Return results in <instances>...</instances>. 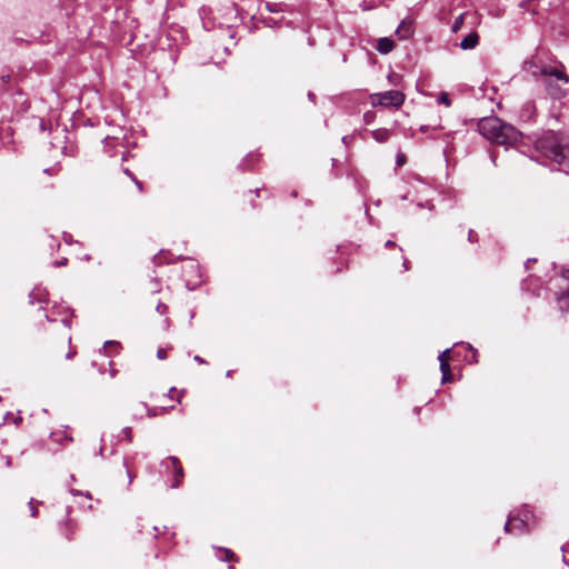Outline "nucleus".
I'll list each match as a JSON object with an SVG mask.
<instances>
[{"label": "nucleus", "mask_w": 569, "mask_h": 569, "mask_svg": "<svg viewBox=\"0 0 569 569\" xmlns=\"http://www.w3.org/2000/svg\"><path fill=\"white\" fill-rule=\"evenodd\" d=\"M395 244H396V243H395L393 241H391V240H388V241L386 242V247H393Z\"/></svg>", "instance_id": "36"}, {"label": "nucleus", "mask_w": 569, "mask_h": 569, "mask_svg": "<svg viewBox=\"0 0 569 569\" xmlns=\"http://www.w3.org/2000/svg\"><path fill=\"white\" fill-rule=\"evenodd\" d=\"M392 131L386 128H379L371 131V137L380 143H383L389 140L391 137Z\"/></svg>", "instance_id": "11"}, {"label": "nucleus", "mask_w": 569, "mask_h": 569, "mask_svg": "<svg viewBox=\"0 0 569 569\" xmlns=\"http://www.w3.org/2000/svg\"><path fill=\"white\" fill-rule=\"evenodd\" d=\"M157 415L158 413H157L156 409L149 410V416L153 417V416H157Z\"/></svg>", "instance_id": "38"}, {"label": "nucleus", "mask_w": 569, "mask_h": 569, "mask_svg": "<svg viewBox=\"0 0 569 569\" xmlns=\"http://www.w3.org/2000/svg\"><path fill=\"white\" fill-rule=\"evenodd\" d=\"M133 181H134L136 186L138 187L139 191H143L142 182L137 180L136 178H133Z\"/></svg>", "instance_id": "29"}, {"label": "nucleus", "mask_w": 569, "mask_h": 569, "mask_svg": "<svg viewBox=\"0 0 569 569\" xmlns=\"http://www.w3.org/2000/svg\"><path fill=\"white\" fill-rule=\"evenodd\" d=\"M124 173L132 179L136 178L128 169L124 170Z\"/></svg>", "instance_id": "39"}, {"label": "nucleus", "mask_w": 569, "mask_h": 569, "mask_svg": "<svg viewBox=\"0 0 569 569\" xmlns=\"http://www.w3.org/2000/svg\"><path fill=\"white\" fill-rule=\"evenodd\" d=\"M219 551L223 555L220 557L222 561H238L236 553L227 548H219Z\"/></svg>", "instance_id": "14"}, {"label": "nucleus", "mask_w": 569, "mask_h": 569, "mask_svg": "<svg viewBox=\"0 0 569 569\" xmlns=\"http://www.w3.org/2000/svg\"><path fill=\"white\" fill-rule=\"evenodd\" d=\"M157 310L160 312V313H164L166 310H167V306L162 305V303H159L157 306Z\"/></svg>", "instance_id": "27"}, {"label": "nucleus", "mask_w": 569, "mask_h": 569, "mask_svg": "<svg viewBox=\"0 0 569 569\" xmlns=\"http://www.w3.org/2000/svg\"><path fill=\"white\" fill-rule=\"evenodd\" d=\"M479 43V34L476 31L470 32L468 36H466L461 42L460 48L462 50H470L478 46Z\"/></svg>", "instance_id": "8"}, {"label": "nucleus", "mask_w": 569, "mask_h": 569, "mask_svg": "<svg viewBox=\"0 0 569 569\" xmlns=\"http://www.w3.org/2000/svg\"><path fill=\"white\" fill-rule=\"evenodd\" d=\"M127 473H128V477H129V483H130V482L132 481V476H131V473H130L129 469H127Z\"/></svg>", "instance_id": "40"}, {"label": "nucleus", "mask_w": 569, "mask_h": 569, "mask_svg": "<svg viewBox=\"0 0 569 569\" xmlns=\"http://www.w3.org/2000/svg\"><path fill=\"white\" fill-rule=\"evenodd\" d=\"M532 262H536V259H528L526 262H525V267L526 269H529L530 266H532Z\"/></svg>", "instance_id": "30"}, {"label": "nucleus", "mask_w": 569, "mask_h": 569, "mask_svg": "<svg viewBox=\"0 0 569 569\" xmlns=\"http://www.w3.org/2000/svg\"><path fill=\"white\" fill-rule=\"evenodd\" d=\"M396 161H397V164L399 167H401V166H403L406 163L407 158H406V156L403 153H398Z\"/></svg>", "instance_id": "24"}, {"label": "nucleus", "mask_w": 569, "mask_h": 569, "mask_svg": "<svg viewBox=\"0 0 569 569\" xmlns=\"http://www.w3.org/2000/svg\"><path fill=\"white\" fill-rule=\"evenodd\" d=\"M541 73L543 76L556 77L558 80L562 81L565 84L569 83V77L563 72V70L558 69L556 67H543L541 69Z\"/></svg>", "instance_id": "7"}, {"label": "nucleus", "mask_w": 569, "mask_h": 569, "mask_svg": "<svg viewBox=\"0 0 569 569\" xmlns=\"http://www.w3.org/2000/svg\"><path fill=\"white\" fill-rule=\"evenodd\" d=\"M167 467H171L173 470V479L171 482V488H178L182 479L184 477L183 468L181 466L180 460L177 457H168L164 461Z\"/></svg>", "instance_id": "3"}, {"label": "nucleus", "mask_w": 569, "mask_h": 569, "mask_svg": "<svg viewBox=\"0 0 569 569\" xmlns=\"http://www.w3.org/2000/svg\"><path fill=\"white\" fill-rule=\"evenodd\" d=\"M375 117H376L375 112L368 111L363 114V120L366 123H370L375 120Z\"/></svg>", "instance_id": "21"}, {"label": "nucleus", "mask_w": 569, "mask_h": 569, "mask_svg": "<svg viewBox=\"0 0 569 569\" xmlns=\"http://www.w3.org/2000/svg\"><path fill=\"white\" fill-rule=\"evenodd\" d=\"M176 391H177V390H176V388H171V389L169 390L168 396H169L170 398H172V395H173Z\"/></svg>", "instance_id": "37"}, {"label": "nucleus", "mask_w": 569, "mask_h": 569, "mask_svg": "<svg viewBox=\"0 0 569 569\" xmlns=\"http://www.w3.org/2000/svg\"><path fill=\"white\" fill-rule=\"evenodd\" d=\"M439 361H440V368H442V363H449V360H450V350L447 349L445 351H442L439 357H438Z\"/></svg>", "instance_id": "18"}, {"label": "nucleus", "mask_w": 569, "mask_h": 569, "mask_svg": "<svg viewBox=\"0 0 569 569\" xmlns=\"http://www.w3.org/2000/svg\"><path fill=\"white\" fill-rule=\"evenodd\" d=\"M553 159L557 162L565 161L566 158L569 157V148L567 146H555L552 149Z\"/></svg>", "instance_id": "12"}, {"label": "nucleus", "mask_w": 569, "mask_h": 569, "mask_svg": "<svg viewBox=\"0 0 569 569\" xmlns=\"http://www.w3.org/2000/svg\"><path fill=\"white\" fill-rule=\"evenodd\" d=\"M555 299L562 313L569 312V284L566 287L559 286L558 290L555 291Z\"/></svg>", "instance_id": "5"}, {"label": "nucleus", "mask_w": 569, "mask_h": 569, "mask_svg": "<svg viewBox=\"0 0 569 569\" xmlns=\"http://www.w3.org/2000/svg\"><path fill=\"white\" fill-rule=\"evenodd\" d=\"M182 272L188 287H194L198 283L199 267L197 263L189 261L186 266H183Z\"/></svg>", "instance_id": "4"}, {"label": "nucleus", "mask_w": 569, "mask_h": 569, "mask_svg": "<svg viewBox=\"0 0 569 569\" xmlns=\"http://www.w3.org/2000/svg\"><path fill=\"white\" fill-rule=\"evenodd\" d=\"M439 101L446 106H450L451 104V101H450V98L448 96V93H442L439 98Z\"/></svg>", "instance_id": "23"}, {"label": "nucleus", "mask_w": 569, "mask_h": 569, "mask_svg": "<svg viewBox=\"0 0 569 569\" xmlns=\"http://www.w3.org/2000/svg\"><path fill=\"white\" fill-rule=\"evenodd\" d=\"M57 266H66L67 264V259H63L61 261H58L56 262Z\"/></svg>", "instance_id": "35"}, {"label": "nucleus", "mask_w": 569, "mask_h": 569, "mask_svg": "<svg viewBox=\"0 0 569 569\" xmlns=\"http://www.w3.org/2000/svg\"><path fill=\"white\" fill-rule=\"evenodd\" d=\"M67 345V352L64 353L66 359H71L76 356L77 351L71 347V338L67 337L66 341H63V346Z\"/></svg>", "instance_id": "16"}, {"label": "nucleus", "mask_w": 569, "mask_h": 569, "mask_svg": "<svg viewBox=\"0 0 569 569\" xmlns=\"http://www.w3.org/2000/svg\"><path fill=\"white\" fill-rule=\"evenodd\" d=\"M123 431L127 435L128 440L131 441V429L130 428H126Z\"/></svg>", "instance_id": "31"}, {"label": "nucleus", "mask_w": 569, "mask_h": 569, "mask_svg": "<svg viewBox=\"0 0 569 569\" xmlns=\"http://www.w3.org/2000/svg\"><path fill=\"white\" fill-rule=\"evenodd\" d=\"M468 240H469V242H471V243L477 242V241H478V234H477V232H476V231H473V230H469V232H468Z\"/></svg>", "instance_id": "22"}, {"label": "nucleus", "mask_w": 569, "mask_h": 569, "mask_svg": "<svg viewBox=\"0 0 569 569\" xmlns=\"http://www.w3.org/2000/svg\"><path fill=\"white\" fill-rule=\"evenodd\" d=\"M59 170H60L59 168L53 167L51 169H44L43 172H46L48 174H51V176H54V174H57L59 172Z\"/></svg>", "instance_id": "26"}, {"label": "nucleus", "mask_w": 569, "mask_h": 569, "mask_svg": "<svg viewBox=\"0 0 569 569\" xmlns=\"http://www.w3.org/2000/svg\"><path fill=\"white\" fill-rule=\"evenodd\" d=\"M405 94L399 90H389L386 92L372 93L370 103L372 107L399 108L405 102Z\"/></svg>", "instance_id": "2"}, {"label": "nucleus", "mask_w": 569, "mask_h": 569, "mask_svg": "<svg viewBox=\"0 0 569 569\" xmlns=\"http://www.w3.org/2000/svg\"><path fill=\"white\" fill-rule=\"evenodd\" d=\"M61 535L68 540L72 541L78 531V523L76 520L71 518H67L64 521L60 523Z\"/></svg>", "instance_id": "6"}, {"label": "nucleus", "mask_w": 569, "mask_h": 569, "mask_svg": "<svg viewBox=\"0 0 569 569\" xmlns=\"http://www.w3.org/2000/svg\"><path fill=\"white\" fill-rule=\"evenodd\" d=\"M513 522H516L519 526V528H522L525 526V522L520 519H509L505 525L506 532H509V533L513 532V529H512L515 526Z\"/></svg>", "instance_id": "17"}, {"label": "nucleus", "mask_w": 569, "mask_h": 569, "mask_svg": "<svg viewBox=\"0 0 569 569\" xmlns=\"http://www.w3.org/2000/svg\"><path fill=\"white\" fill-rule=\"evenodd\" d=\"M462 24H463V14H460L459 17L456 18V20L453 22L452 31L457 32L461 28Z\"/></svg>", "instance_id": "19"}, {"label": "nucleus", "mask_w": 569, "mask_h": 569, "mask_svg": "<svg viewBox=\"0 0 569 569\" xmlns=\"http://www.w3.org/2000/svg\"><path fill=\"white\" fill-rule=\"evenodd\" d=\"M229 569H234V567L233 566H229Z\"/></svg>", "instance_id": "42"}, {"label": "nucleus", "mask_w": 569, "mask_h": 569, "mask_svg": "<svg viewBox=\"0 0 569 569\" xmlns=\"http://www.w3.org/2000/svg\"><path fill=\"white\" fill-rule=\"evenodd\" d=\"M29 509H30L31 517H37L38 509H37V507L33 503V499H31L30 502H29Z\"/></svg>", "instance_id": "25"}, {"label": "nucleus", "mask_w": 569, "mask_h": 569, "mask_svg": "<svg viewBox=\"0 0 569 569\" xmlns=\"http://www.w3.org/2000/svg\"><path fill=\"white\" fill-rule=\"evenodd\" d=\"M194 361L199 362V363H206V361L200 357V356H194Z\"/></svg>", "instance_id": "32"}, {"label": "nucleus", "mask_w": 569, "mask_h": 569, "mask_svg": "<svg viewBox=\"0 0 569 569\" xmlns=\"http://www.w3.org/2000/svg\"><path fill=\"white\" fill-rule=\"evenodd\" d=\"M478 131L487 140L497 144H515L521 133L513 126L503 122L498 117H486L478 122Z\"/></svg>", "instance_id": "1"}, {"label": "nucleus", "mask_w": 569, "mask_h": 569, "mask_svg": "<svg viewBox=\"0 0 569 569\" xmlns=\"http://www.w3.org/2000/svg\"><path fill=\"white\" fill-rule=\"evenodd\" d=\"M171 349H172L171 347H169V348H159L158 351H157L158 359H160V360L167 359L168 351L171 350Z\"/></svg>", "instance_id": "20"}, {"label": "nucleus", "mask_w": 569, "mask_h": 569, "mask_svg": "<svg viewBox=\"0 0 569 569\" xmlns=\"http://www.w3.org/2000/svg\"><path fill=\"white\" fill-rule=\"evenodd\" d=\"M546 88L548 93L553 98H560L562 94V90L559 86L555 84L551 80L546 82Z\"/></svg>", "instance_id": "13"}, {"label": "nucleus", "mask_w": 569, "mask_h": 569, "mask_svg": "<svg viewBox=\"0 0 569 569\" xmlns=\"http://www.w3.org/2000/svg\"><path fill=\"white\" fill-rule=\"evenodd\" d=\"M399 39L406 40L412 34V23L410 21H402L396 30Z\"/></svg>", "instance_id": "9"}, {"label": "nucleus", "mask_w": 569, "mask_h": 569, "mask_svg": "<svg viewBox=\"0 0 569 569\" xmlns=\"http://www.w3.org/2000/svg\"><path fill=\"white\" fill-rule=\"evenodd\" d=\"M561 277L565 279V280H569V269H563L561 271Z\"/></svg>", "instance_id": "28"}, {"label": "nucleus", "mask_w": 569, "mask_h": 569, "mask_svg": "<svg viewBox=\"0 0 569 569\" xmlns=\"http://www.w3.org/2000/svg\"><path fill=\"white\" fill-rule=\"evenodd\" d=\"M9 80H10V76L9 74L1 76V81L2 82H8Z\"/></svg>", "instance_id": "33"}, {"label": "nucleus", "mask_w": 569, "mask_h": 569, "mask_svg": "<svg viewBox=\"0 0 569 569\" xmlns=\"http://www.w3.org/2000/svg\"><path fill=\"white\" fill-rule=\"evenodd\" d=\"M160 410H161V413H166L168 411L166 407H161Z\"/></svg>", "instance_id": "41"}, {"label": "nucleus", "mask_w": 569, "mask_h": 569, "mask_svg": "<svg viewBox=\"0 0 569 569\" xmlns=\"http://www.w3.org/2000/svg\"><path fill=\"white\" fill-rule=\"evenodd\" d=\"M395 48V42L390 38H380L377 42L376 49L381 54H388Z\"/></svg>", "instance_id": "10"}, {"label": "nucleus", "mask_w": 569, "mask_h": 569, "mask_svg": "<svg viewBox=\"0 0 569 569\" xmlns=\"http://www.w3.org/2000/svg\"><path fill=\"white\" fill-rule=\"evenodd\" d=\"M440 370L442 372V378H441L442 383L451 382L453 379V376L450 371L449 363H442V368H440Z\"/></svg>", "instance_id": "15"}, {"label": "nucleus", "mask_w": 569, "mask_h": 569, "mask_svg": "<svg viewBox=\"0 0 569 569\" xmlns=\"http://www.w3.org/2000/svg\"><path fill=\"white\" fill-rule=\"evenodd\" d=\"M403 267L406 271L409 270V261L406 258L403 259Z\"/></svg>", "instance_id": "34"}]
</instances>
